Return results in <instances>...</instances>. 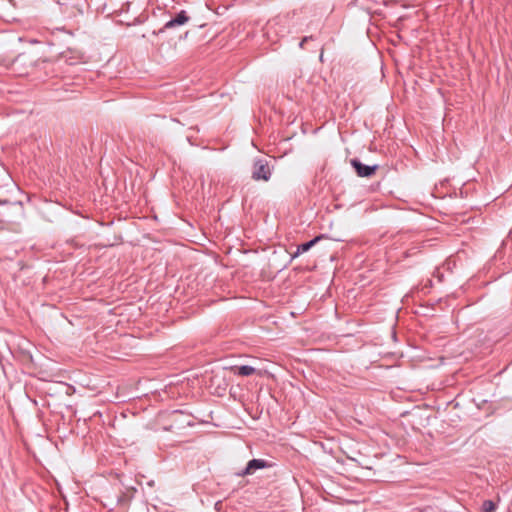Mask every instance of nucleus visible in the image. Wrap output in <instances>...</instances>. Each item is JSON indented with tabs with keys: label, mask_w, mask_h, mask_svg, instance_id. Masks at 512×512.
<instances>
[{
	"label": "nucleus",
	"mask_w": 512,
	"mask_h": 512,
	"mask_svg": "<svg viewBox=\"0 0 512 512\" xmlns=\"http://www.w3.org/2000/svg\"><path fill=\"white\" fill-rule=\"evenodd\" d=\"M175 415H176V412H175V411H173V413L171 414V416H172L173 420L175 419Z\"/></svg>",
	"instance_id": "9d476101"
},
{
	"label": "nucleus",
	"mask_w": 512,
	"mask_h": 512,
	"mask_svg": "<svg viewBox=\"0 0 512 512\" xmlns=\"http://www.w3.org/2000/svg\"><path fill=\"white\" fill-rule=\"evenodd\" d=\"M237 369V374L240 375V376H250L252 374L255 373L256 369L252 366H249V365H242V366H239V367H236Z\"/></svg>",
	"instance_id": "0eeeda50"
},
{
	"label": "nucleus",
	"mask_w": 512,
	"mask_h": 512,
	"mask_svg": "<svg viewBox=\"0 0 512 512\" xmlns=\"http://www.w3.org/2000/svg\"><path fill=\"white\" fill-rule=\"evenodd\" d=\"M270 466L269 462L264 459H252L247 463L246 467L240 472H237L236 475L238 477H245L254 474L256 470L268 468Z\"/></svg>",
	"instance_id": "f03ea898"
},
{
	"label": "nucleus",
	"mask_w": 512,
	"mask_h": 512,
	"mask_svg": "<svg viewBox=\"0 0 512 512\" xmlns=\"http://www.w3.org/2000/svg\"><path fill=\"white\" fill-rule=\"evenodd\" d=\"M350 163L359 177H371L378 169V165H365L356 158L352 159Z\"/></svg>",
	"instance_id": "7ed1b4c3"
},
{
	"label": "nucleus",
	"mask_w": 512,
	"mask_h": 512,
	"mask_svg": "<svg viewBox=\"0 0 512 512\" xmlns=\"http://www.w3.org/2000/svg\"><path fill=\"white\" fill-rule=\"evenodd\" d=\"M321 238H322V236H316L312 240L298 245L296 251L292 254V258H296L300 254L310 250Z\"/></svg>",
	"instance_id": "423d86ee"
},
{
	"label": "nucleus",
	"mask_w": 512,
	"mask_h": 512,
	"mask_svg": "<svg viewBox=\"0 0 512 512\" xmlns=\"http://www.w3.org/2000/svg\"><path fill=\"white\" fill-rule=\"evenodd\" d=\"M58 4L64 5L65 3L63 2V0H60V1H58Z\"/></svg>",
	"instance_id": "9b49d317"
},
{
	"label": "nucleus",
	"mask_w": 512,
	"mask_h": 512,
	"mask_svg": "<svg viewBox=\"0 0 512 512\" xmlns=\"http://www.w3.org/2000/svg\"><path fill=\"white\" fill-rule=\"evenodd\" d=\"M189 20V17L186 15L185 11L179 12L175 18L169 20L165 25V29L173 28L175 26L184 25Z\"/></svg>",
	"instance_id": "39448f33"
},
{
	"label": "nucleus",
	"mask_w": 512,
	"mask_h": 512,
	"mask_svg": "<svg viewBox=\"0 0 512 512\" xmlns=\"http://www.w3.org/2000/svg\"><path fill=\"white\" fill-rule=\"evenodd\" d=\"M312 39H313V36H305V37L300 41V43H299V47H300L301 49H303V48H304L305 43H306V42H308L309 40H312Z\"/></svg>",
	"instance_id": "1a4fd4ad"
},
{
	"label": "nucleus",
	"mask_w": 512,
	"mask_h": 512,
	"mask_svg": "<svg viewBox=\"0 0 512 512\" xmlns=\"http://www.w3.org/2000/svg\"><path fill=\"white\" fill-rule=\"evenodd\" d=\"M103 505L109 509H113L116 502H120L122 500V496L115 495V487L112 485H108L103 489Z\"/></svg>",
	"instance_id": "20e7f679"
},
{
	"label": "nucleus",
	"mask_w": 512,
	"mask_h": 512,
	"mask_svg": "<svg viewBox=\"0 0 512 512\" xmlns=\"http://www.w3.org/2000/svg\"><path fill=\"white\" fill-rule=\"evenodd\" d=\"M58 4L64 5L65 3L63 2V0H60V1H58Z\"/></svg>",
	"instance_id": "f8f14e48"
},
{
	"label": "nucleus",
	"mask_w": 512,
	"mask_h": 512,
	"mask_svg": "<svg viewBox=\"0 0 512 512\" xmlns=\"http://www.w3.org/2000/svg\"><path fill=\"white\" fill-rule=\"evenodd\" d=\"M483 511L484 512H494L495 509H496V505L493 501L491 500H486L483 502Z\"/></svg>",
	"instance_id": "6e6552de"
},
{
	"label": "nucleus",
	"mask_w": 512,
	"mask_h": 512,
	"mask_svg": "<svg viewBox=\"0 0 512 512\" xmlns=\"http://www.w3.org/2000/svg\"><path fill=\"white\" fill-rule=\"evenodd\" d=\"M271 178V170L265 159H257L253 164L252 179L255 181H268Z\"/></svg>",
	"instance_id": "f257e3e1"
}]
</instances>
